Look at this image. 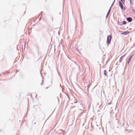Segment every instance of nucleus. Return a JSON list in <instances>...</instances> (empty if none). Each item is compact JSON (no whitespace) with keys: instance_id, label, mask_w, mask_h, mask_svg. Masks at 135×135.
Wrapping results in <instances>:
<instances>
[{"instance_id":"f257e3e1","label":"nucleus","mask_w":135,"mask_h":135,"mask_svg":"<svg viewBox=\"0 0 135 135\" xmlns=\"http://www.w3.org/2000/svg\"><path fill=\"white\" fill-rule=\"evenodd\" d=\"M112 38V36L110 35H109L108 36L107 39V43L108 45L110 44V42L111 39Z\"/></svg>"},{"instance_id":"f03ea898","label":"nucleus","mask_w":135,"mask_h":135,"mask_svg":"<svg viewBox=\"0 0 135 135\" xmlns=\"http://www.w3.org/2000/svg\"><path fill=\"white\" fill-rule=\"evenodd\" d=\"M133 56H134V54H133L132 55H131L130 57H129V58L128 60V61L127 62V64H126V66L127 65L128 66L129 65V63L131 61V59Z\"/></svg>"},{"instance_id":"7ed1b4c3","label":"nucleus","mask_w":135,"mask_h":135,"mask_svg":"<svg viewBox=\"0 0 135 135\" xmlns=\"http://www.w3.org/2000/svg\"><path fill=\"white\" fill-rule=\"evenodd\" d=\"M126 54H125L124 55L121 57L119 61V62L121 63L122 62L123 60V58L126 56Z\"/></svg>"},{"instance_id":"20e7f679","label":"nucleus","mask_w":135,"mask_h":135,"mask_svg":"<svg viewBox=\"0 0 135 135\" xmlns=\"http://www.w3.org/2000/svg\"><path fill=\"white\" fill-rule=\"evenodd\" d=\"M126 20L127 21L129 22H131L132 21V18L130 17H128L127 18Z\"/></svg>"},{"instance_id":"39448f33","label":"nucleus","mask_w":135,"mask_h":135,"mask_svg":"<svg viewBox=\"0 0 135 135\" xmlns=\"http://www.w3.org/2000/svg\"><path fill=\"white\" fill-rule=\"evenodd\" d=\"M129 32L128 31H126L124 32H123L121 33V34L123 35H126L129 34Z\"/></svg>"},{"instance_id":"423d86ee","label":"nucleus","mask_w":135,"mask_h":135,"mask_svg":"<svg viewBox=\"0 0 135 135\" xmlns=\"http://www.w3.org/2000/svg\"><path fill=\"white\" fill-rule=\"evenodd\" d=\"M119 6H120L121 8H125L124 7H123V5L120 1H119Z\"/></svg>"},{"instance_id":"0eeeda50","label":"nucleus","mask_w":135,"mask_h":135,"mask_svg":"<svg viewBox=\"0 0 135 135\" xmlns=\"http://www.w3.org/2000/svg\"><path fill=\"white\" fill-rule=\"evenodd\" d=\"M111 9H109V10L108 12V13L107 14L106 17V18L107 19L108 17V16L110 12V11H111Z\"/></svg>"},{"instance_id":"6e6552de","label":"nucleus","mask_w":135,"mask_h":135,"mask_svg":"<svg viewBox=\"0 0 135 135\" xmlns=\"http://www.w3.org/2000/svg\"><path fill=\"white\" fill-rule=\"evenodd\" d=\"M104 74L105 76H107V72L106 70H104Z\"/></svg>"},{"instance_id":"1a4fd4ad","label":"nucleus","mask_w":135,"mask_h":135,"mask_svg":"<svg viewBox=\"0 0 135 135\" xmlns=\"http://www.w3.org/2000/svg\"><path fill=\"white\" fill-rule=\"evenodd\" d=\"M42 16V14H41V16L40 17V18H39V16H40V15L36 18V20H37V19H39V21H40L41 20V16Z\"/></svg>"},{"instance_id":"9d476101","label":"nucleus","mask_w":135,"mask_h":135,"mask_svg":"<svg viewBox=\"0 0 135 135\" xmlns=\"http://www.w3.org/2000/svg\"><path fill=\"white\" fill-rule=\"evenodd\" d=\"M122 24H123V25H125L126 24V21H123L122 22Z\"/></svg>"},{"instance_id":"9b49d317","label":"nucleus","mask_w":135,"mask_h":135,"mask_svg":"<svg viewBox=\"0 0 135 135\" xmlns=\"http://www.w3.org/2000/svg\"><path fill=\"white\" fill-rule=\"evenodd\" d=\"M115 0H114V1L113 2L111 6L109 8H111V7H112V6L113 5V4L114 3V2H115Z\"/></svg>"},{"instance_id":"f8f14e48","label":"nucleus","mask_w":135,"mask_h":135,"mask_svg":"<svg viewBox=\"0 0 135 135\" xmlns=\"http://www.w3.org/2000/svg\"><path fill=\"white\" fill-rule=\"evenodd\" d=\"M132 13H135V10L134 9H132Z\"/></svg>"},{"instance_id":"ddd939ff","label":"nucleus","mask_w":135,"mask_h":135,"mask_svg":"<svg viewBox=\"0 0 135 135\" xmlns=\"http://www.w3.org/2000/svg\"><path fill=\"white\" fill-rule=\"evenodd\" d=\"M120 1L122 3H124V0H120Z\"/></svg>"},{"instance_id":"4468645a","label":"nucleus","mask_w":135,"mask_h":135,"mask_svg":"<svg viewBox=\"0 0 135 135\" xmlns=\"http://www.w3.org/2000/svg\"><path fill=\"white\" fill-rule=\"evenodd\" d=\"M133 1L132 0H130V2L132 4V3H133Z\"/></svg>"},{"instance_id":"2eb2a0df","label":"nucleus","mask_w":135,"mask_h":135,"mask_svg":"<svg viewBox=\"0 0 135 135\" xmlns=\"http://www.w3.org/2000/svg\"><path fill=\"white\" fill-rule=\"evenodd\" d=\"M43 80H42V83L41 84V85H42L43 84Z\"/></svg>"},{"instance_id":"dca6fc26","label":"nucleus","mask_w":135,"mask_h":135,"mask_svg":"<svg viewBox=\"0 0 135 135\" xmlns=\"http://www.w3.org/2000/svg\"><path fill=\"white\" fill-rule=\"evenodd\" d=\"M18 71H19L18 70H17L16 72V73Z\"/></svg>"},{"instance_id":"f3484780","label":"nucleus","mask_w":135,"mask_h":135,"mask_svg":"<svg viewBox=\"0 0 135 135\" xmlns=\"http://www.w3.org/2000/svg\"><path fill=\"white\" fill-rule=\"evenodd\" d=\"M91 127L93 128V129L94 128V127H93V126H91Z\"/></svg>"},{"instance_id":"a211bd4d","label":"nucleus","mask_w":135,"mask_h":135,"mask_svg":"<svg viewBox=\"0 0 135 135\" xmlns=\"http://www.w3.org/2000/svg\"><path fill=\"white\" fill-rule=\"evenodd\" d=\"M78 103H79V104H81V103H80V102H79Z\"/></svg>"},{"instance_id":"6ab92c4d","label":"nucleus","mask_w":135,"mask_h":135,"mask_svg":"<svg viewBox=\"0 0 135 135\" xmlns=\"http://www.w3.org/2000/svg\"><path fill=\"white\" fill-rule=\"evenodd\" d=\"M78 51L79 52V49L78 50Z\"/></svg>"},{"instance_id":"aec40b11","label":"nucleus","mask_w":135,"mask_h":135,"mask_svg":"<svg viewBox=\"0 0 135 135\" xmlns=\"http://www.w3.org/2000/svg\"><path fill=\"white\" fill-rule=\"evenodd\" d=\"M77 103V102H74V103Z\"/></svg>"},{"instance_id":"412c9836","label":"nucleus","mask_w":135,"mask_h":135,"mask_svg":"<svg viewBox=\"0 0 135 135\" xmlns=\"http://www.w3.org/2000/svg\"><path fill=\"white\" fill-rule=\"evenodd\" d=\"M42 12H41V13H42Z\"/></svg>"},{"instance_id":"4be33fe9","label":"nucleus","mask_w":135,"mask_h":135,"mask_svg":"<svg viewBox=\"0 0 135 135\" xmlns=\"http://www.w3.org/2000/svg\"><path fill=\"white\" fill-rule=\"evenodd\" d=\"M134 18L135 19V16L134 17Z\"/></svg>"},{"instance_id":"5701e85b","label":"nucleus","mask_w":135,"mask_h":135,"mask_svg":"<svg viewBox=\"0 0 135 135\" xmlns=\"http://www.w3.org/2000/svg\"><path fill=\"white\" fill-rule=\"evenodd\" d=\"M48 88V87H47V88H46V89H47V88Z\"/></svg>"},{"instance_id":"b1692460","label":"nucleus","mask_w":135,"mask_h":135,"mask_svg":"<svg viewBox=\"0 0 135 135\" xmlns=\"http://www.w3.org/2000/svg\"><path fill=\"white\" fill-rule=\"evenodd\" d=\"M118 122H119V121H117V123H118Z\"/></svg>"},{"instance_id":"393cba45","label":"nucleus","mask_w":135,"mask_h":135,"mask_svg":"<svg viewBox=\"0 0 135 135\" xmlns=\"http://www.w3.org/2000/svg\"><path fill=\"white\" fill-rule=\"evenodd\" d=\"M60 14H61V12H60Z\"/></svg>"},{"instance_id":"a878e982","label":"nucleus","mask_w":135,"mask_h":135,"mask_svg":"<svg viewBox=\"0 0 135 135\" xmlns=\"http://www.w3.org/2000/svg\"><path fill=\"white\" fill-rule=\"evenodd\" d=\"M63 9H62V11H63Z\"/></svg>"},{"instance_id":"bb28decb","label":"nucleus","mask_w":135,"mask_h":135,"mask_svg":"<svg viewBox=\"0 0 135 135\" xmlns=\"http://www.w3.org/2000/svg\"><path fill=\"white\" fill-rule=\"evenodd\" d=\"M89 86H88V88H89Z\"/></svg>"},{"instance_id":"cd10ccee","label":"nucleus","mask_w":135,"mask_h":135,"mask_svg":"<svg viewBox=\"0 0 135 135\" xmlns=\"http://www.w3.org/2000/svg\"><path fill=\"white\" fill-rule=\"evenodd\" d=\"M1 131V130H0V131Z\"/></svg>"}]
</instances>
